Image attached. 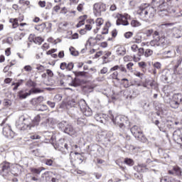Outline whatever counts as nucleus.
Returning a JSON list of instances; mask_svg holds the SVG:
<instances>
[{
  "label": "nucleus",
  "mask_w": 182,
  "mask_h": 182,
  "mask_svg": "<svg viewBox=\"0 0 182 182\" xmlns=\"http://www.w3.org/2000/svg\"><path fill=\"white\" fill-rule=\"evenodd\" d=\"M39 122H41V115H37L33 121L31 118H25V116L22 115L16 123V127L18 130H32V128L39 124Z\"/></svg>",
  "instance_id": "f257e3e1"
},
{
  "label": "nucleus",
  "mask_w": 182,
  "mask_h": 182,
  "mask_svg": "<svg viewBox=\"0 0 182 182\" xmlns=\"http://www.w3.org/2000/svg\"><path fill=\"white\" fill-rule=\"evenodd\" d=\"M156 12H157V9L146 4L140 6L137 10V14L141 18H144L145 21L153 19L154 15H156Z\"/></svg>",
  "instance_id": "f03ea898"
},
{
  "label": "nucleus",
  "mask_w": 182,
  "mask_h": 182,
  "mask_svg": "<svg viewBox=\"0 0 182 182\" xmlns=\"http://www.w3.org/2000/svg\"><path fill=\"white\" fill-rule=\"evenodd\" d=\"M68 106L70 107H80L82 114L87 116V117L92 116V109L87 106L86 101L85 100H75L72 99L68 102Z\"/></svg>",
  "instance_id": "7ed1b4c3"
},
{
  "label": "nucleus",
  "mask_w": 182,
  "mask_h": 182,
  "mask_svg": "<svg viewBox=\"0 0 182 182\" xmlns=\"http://www.w3.org/2000/svg\"><path fill=\"white\" fill-rule=\"evenodd\" d=\"M21 171L18 168H14L13 171H11V164L9 162H3L0 164V176L2 177H8L13 174L16 177H18Z\"/></svg>",
  "instance_id": "20e7f679"
},
{
  "label": "nucleus",
  "mask_w": 182,
  "mask_h": 182,
  "mask_svg": "<svg viewBox=\"0 0 182 182\" xmlns=\"http://www.w3.org/2000/svg\"><path fill=\"white\" fill-rule=\"evenodd\" d=\"M58 127L64 132V133H66L67 134H69L70 136H73V134H75L76 133V130L73 127V126L69 123H68L66 121H62L58 124Z\"/></svg>",
  "instance_id": "39448f33"
},
{
  "label": "nucleus",
  "mask_w": 182,
  "mask_h": 182,
  "mask_svg": "<svg viewBox=\"0 0 182 182\" xmlns=\"http://www.w3.org/2000/svg\"><path fill=\"white\" fill-rule=\"evenodd\" d=\"M131 132L136 139H138V140L146 141V137L143 134V131H141V129H140L139 126L135 125L132 127L131 128Z\"/></svg>",
  "instance_id": "423d86ee"
},
{
  "label": "nucleus",
  "mask_w": 182,
  "mask_h": 182,
  "mask_svg": "<svg viewBox=\"0 0 182 182\" xmlns=\"http://www.w3.org/2000/svg\"><path fill=\"white\" fill-rule=\"evenodd\" d=\"M151 3L154 8L159 12L166 11V8H167V3L165 0H152Z\"/></svg>",
  "instance_id": "0eeeda50"
},
{
  "label": "nucleus",
  "mask_w": 182,
  "mask_h": 182,
  "mask_svg": "<svg viewBox=\"0 0 182 182\" xmlns=\"http://www.w3.org/2000/svg\"><path fill=\"white\" fill-rule=\"evenodd\" d=\"M93 12L95 16H100L102 12H106V4L103 3H97L93 6Z\"/></svg>",
  "instance_id": "6e6552de"
},
{
  "label": "nucleus",
  "mask_w": 182,
  "mask_h": 182,
  "mask_svg": "<svg viewBox=\"0 0 182 182\" xmlns=\"http://www.w3.org/2000/svg\"><path fill=\"white\" fill-rule=\"evenodd\" d=\"M109 120H112V123H114L115 126H119L120 129H123V127H124V118L122 116H117L114 118V116H113V114H110Z\"/></svg>",
  "instance_id": "1a4fd4ad"
},
{
  "label": "nucleus",
  "mask_w": 182,
  "mask_h": 182,
  "mask_svg": "<svg viewBox=\"0 0 182 182\" xmlns=\"http://www.w3.org/2000/svg\"><path fill=\"white\" fill-rule=\"evenodd\" d=\"M164 100L165 103H169L172 109H178V107H180V105H181V103L176 101L174 99L172 98L171 100V98L168 95L165 96L164 97Z\"/></svg>",
  "instance_id": "9d476101"
},
{
  "label": "nucleus",
  "mask_w": 182,
  "mask_h": 182,
  "mask_svg": "<svg viewBox=\"0 0 182 182\" xmlns=\"http://www.w3.org/2000/svg\"><path fill=\"white\" fill-rule=\"evenodd\" d=\"M95 119L99 122V123H103L105 124L107 122L110 120V117L106 114L97 113L95 115Z\"/></svg>",
  "instance_id": "9b49d317"
},
{
  "label": "nucleus",
  "mask_w": 182,
  "mask_h": 182,
  "mask_svg": "<svg viewBox=\"0 0 182 182\" xmlns=\"http://www.w3.org/2000/svg\"><path fill=\"white\" fill-rule=\"evenodd\" d=\"M171 75V72L168 69H164L161 72V80L164 82V83H169L170 82V76Z\"/></svg>",
  "instance_id": "f8f14e48"
},
{
  "label": "nucleus",
  "mask_w": 182,
  "mask_h": 182,
  "mask_svg": "<svg viewBox=\"0 0 182 182\" xmlns=\"http://www.w3.org/2000/svg\"><path fill=\"white\" fill-rule=\"evenodd\" d=\"M3 134L5 137H7V139H13L15 136V132L12 131L9 125L6 124L3 128Z\"/></svg>",
  "instance_id": "ddd939ff"
},
{
  "label": "nucleus",
  "mask_w": 182,
  "mask_h": 182,
  "mask_svg": "<svg viewBox=\"0 0 182 182\" xmlns=\"http://www.w3.org/2000/svg\"><path fill=\"white\" fill-rule=\"evenodd\" d=\"M117 19L116 21V24L117 25V26H120V25H123V26H127L129 25L127 17L122 14H117Z\"/></svg>",
  "instance_id": "4468645a"
},
{
  "label": "nucleus",
  "mask_w": 182,
  "mask_h": 182,
  "mask_svg": "<svg viewBox=\"0 0 182 182\" xmlns=\"http://www.w3.org/2000/svg\"><path fill=\"white\" fill-rule=\"evenodd\" d=\"M173 139L178 144H182V134L180 129H176L173 132Z\"/></svg>",
  "instance_id": "2eb2a0df"
},
{
  "label": "nucleus",
  "mask_w": 182,
  "mask_h": 182,
  "mask_svg": "<svg viewBox=\"0 0 182 182\" xmlns=\"http://www.w3.org/2000/svg\"><path fill=\"white\" fill-rule=\"evenodd\" d=\"M152 66L154 68V69H152L150 72V73H151V75H154V76H156L157 75V70H160V69H161V63L160 62H154L152 63Z\"/></svg>",
  "instance_id": "dca6fc26"
},
{
  "label": "nucleus",
  "mask_w": 182,
  "mask_h": 182,
  "mask_svg": "<svg viewBox=\"0 0 182 182\" xmlns=\"http://www.w3.org/2000/svg\"><path fill=\"white\" fill-rule=\"evenodd\" d=\"M134 169L137 173H146V171H149V168H147V165L144 164H138L136 166H134Z\"/></svg>",
  "instance_id": "f3484780"
},
{
  "label": "nucleus",
  "mask_w": 182,
  "mask_h": 182,
  "mask_svg": "<svg viewBox=\"0 0 182 182\" xmlns=\"http://www.w3.org/2000/svg\"><path fill=\"white\" fill-rule=\"evenodd\" d=\"M29 42H33L36 45H42L43 38L42 37H35V35L31 34L28 37Z\"/></svg>",
  "instance_id": "a211bd4d"
},
{
  "label": "nucleus",
  "mask_w": 182,
  "mask_h": 182,
  "mask_svg": "<svg viewBox=\"0 0 182 182\" xmlns=\"http://www.w3.org/2000/svg\"><path fill=\"white\" fill-rule=\"evenodd\" d=\"M22 21H23V16H21L20 17L16 18H11L9 22L10 23H12V26L14 29H15L19 26V23L18 22H22Z\"/></svg>",
  "instance_id": "6ab92c4d"
},
{
  "label": "nucleus",
  "mask_w": 182,
  "mask_h": 182,
  "mask_svg": "<svg viewBox=\"0 0 182 182\" xmlns=\"http://www.w3.org/2000/svg\"><path fill=\"white\" fill-rule=\"evenodd\" d=\"M163 56L166 59L176 58V50H168L162 53Z\"/></svg>",
  "instance_id": "aec40b11"
},
{
  "label": "nucleus",
  "mask_w": 182,
  "mask_h": 182,
  "mask_svg": "<svg viewBox=\"0 0 182 182\" xmlns=\"http://www.w3.org/2000/svg\"><path fill=\"white\" fill-rule=\"evenodd\" d=\"M159 42V46H162V48H166L170 45V40L167 39L166 37H161V38H158Z\"/></svg>",
  "instance_id": "412c9836"
},
{
  "label": "nucleus",
  "mask_w": 182,
  "mask_h": 182,
  "mask_svg": "<svg viewBox=\"0 0 182 182\" xmlns=\"http://www.w3.org/2000/svg\"><path fill=\"white\" fill-rule=\"evenodd\" d=\"M28 96H31V92L28 91V92H26V90H21L18 92V97L21 99V100L23 99H26Z\"/></svg>",
  "instance_id": "4be33fe9"
},
{
  "label": "nucleus",
  "mask_w": 182,
  "mask_h": 182,
  "mask_svg": "<svg viewBox=\"0 0 182 182\" xmlns=\"http://www.w3.org/2000/svg\"><path fill=\"white\" fill-rule=\"evenodd\" d=\"M172 36L173 38H176L177 39H178V38H181V36H182L181 30H180L177 28H173L172 29Z\"/></svg>",
  "instance_id": "5701e85b"
},
{
  "label": "nucleus",
  "mask_w": 182,
  "mask_h": 182,
  "mask_svg": "<svg viewBox=\"0 0 182 182\" xmlns=\"http://www.w3.org/2000/svg\"><path fill=\"white\" fill-rule=\"evenodd\" d=\"M45 170V168L40 167V168H31L30 171L32 173V174H34V176H39L42 171Z\"/></svg>",
  "instance_id": "b1692460"
},
{
  "label": "nucleus",
  "mask_w": 182,
  "mask_h": 182,
  "mask_svg": "<svg viewBox=\"0 0 182 182\" xmlns=\"http://www.w3.org/2000/svg\"><path fill=\"white\" fill-rule=\"evenodd\" d=\"M173 170L174 171V173L178 177H181L182 176V169L178 166H175L173 167Z\"/></svg>",
  "instance_id": "393cba45"
},
{
  "label": "nucleus",
  "mask_w": 182,
  "mask_h": 182,
  "mask_svg": "<svg viewBox=\"0 0 182 182\" xmlns=\"http://www.w3.org/2000/svg\"><path fill=\"white\" fill-rule=\"evenodd\" d=\"M116 53L118 56H124L126 55V48L119 47L117 49Z\"/></svg>",
  "instance_id": "a878e982"
},
{
  "label": "nucleus",
  "mask_w": 182,
  "mask_h": 182,
  "mask_svg": "<svg viewBox=\"0 0 182 182\" xmlns=\"http://www.w3.org/2000/svg\"><path fill=\"white\" fill-rule=\"evenodd\" d=\"M43 100H44L43 97L40 96V97H38L37 98H33L31 100V103H32V105H34V106H35V105H39V104L42 103Z\"/></svg>",
  "instance_id": "bb28decb"
},
{
  "label": "nucleus",
  "mask_w": 182,
  "mask_h": 182,
  "mask_svg": "<svg viewBox=\"0 0 182 182\" xmlns=\"http://www.w3.org/2000/svg\"><path fill=\"white\" fill-rule=\"evenodd\" d=\"M80 21H79V23L77 24V28H80V26H83V25H85V21H86V19H87V15H84L80 17Z\"/></svg>",
  "instance_id": "cd10ccee"
},
{
  "label": "nucleus",
  "mask_w": 182,
  "mask_h": 182,
  "mask_svg": "<svg viewBox=\"0 0 182 182\" xmlns=\"http://www.w3.org/2000/svg\"><path fill=\"white\" fill-rule=\"evenodd\" d=\"M87 22H88V23H90V24H86V25H85V31H92V25H95V20H93V19H90V20H87Z\"/></svg>",
  "instance_id": "c85d7f7f"
},
{
  "label": "nucleus",
  "mask_w": 182,
  "mask_h": 182,
  "mask_svg": "<svg viewBox=\"0 0 182 182\" xmlns=\"http://www.w3.org/2000/svg\"><path fill=\"white\" fill-rule=\"evenodd\" d=\"M131 26L132 28H139V26H141V23L137 21L136 19H132L130 23Z\"/></svg>",
  "instance_id": "c756f323"
},
{
  "label": "nucleus",
  "mask_w": 182,
  "mask_h": 182,
  "mask_svg": "<svg viewBox=\"0 0 182 182\" xmlns=\"http://www.w3.org/2000/svg\"><path fill=\"white\" fill-rule=\"evenodd\" d=\"M29 92H30V95H31L33 94L36 95L38 93H42V92H43V90H41L40 88H36V87H34L30 89Z\"/></svg>",
  "instance_id": "7c9ffc66"
},
{
  "label": "nucleus",
  "mask_w": 182,
  "mask_h": 182,
  "mask_svg": "<svg viewBox=\"0 0 182 182\" xmlns=\"http://www.w3.org/2000/svg\"><path fill=\"white\" fill-rule=\"evenodd\" d=\"M124 164H127V166H129L132 167V166H134V161L130 158H125L124 161Z\"/></svg>",
  "instance_id": "2f4dec72"
},
{
  "label": "nucleus",
  "mask_w": 182,
  "mask_h": 182,
  "mask_svg": "<svg viewBox=\"0 0 182 182\" xmlns=\"http://www.w3.org/2000/svg\"><path fill=\"white\" fill-rule=\"evenodd\" d=\"M70 85L73 86L74 87H77V86H80V80L77 78H75L74 80H72Z\"/></svg>",
  "instance_id": "473e14b6"
},
{
  "label": "nucleus",
  "mask_w": 182,
  "mask_h": 182,
  "mask_svg": "<svg viewBox=\"0 0 182 182\" xmlns=\"http://www.w3.org/2000/svg\"><path fill=\"white\" fill-rule=\"evenodd\" d=\"M150 46L151 48H159V46H160L159 39L156 38L155 40H152L150 42Z\"/></svg>",
  "instance_id": "72a5a7b5"
},
{
  "label": "nucleus",
  "mask_w": 182,
  "mask_h": 182,
  "mask_svg": "<svg viewBox=\"0 0 182 182\" xmlns=\"http://www.w3.org/2000/svg\"><path fill=\"white\" fill-rule=\"evenodd\" d=\"M175 101L179 102L181 105L182 103V95L181 94H175L173 96V98Z\"/></svg>",
  "instance_id": "f704fd0d"
},
{
  "label": "nucleus",
  "mask_w": 182,
  "mask_h": 182,
  "mask_svg": "<svg viewBox=\"0 0 182 182\" xmlns=\"http://www.w3.org/2000/svg\"><path fill=\"white\" fill-rule=\"evenodd\" d=\"M118 76H119V72L114 71L109 75V79H113L119 81L120 80V79H119Z\"/></svg>",
  "instance_id": "c9c22d12"
},
{
  "label": "nucleus",
  "mask_w": 182,
  "mask_h": 182,
  "mask_svg": "<svg viewBox=\"0 0 182 182\" xmlns=\"http://www.w3.org/2000/svg\"><path fill=\"white\" fill-rule=\"evenodd\" d=\"M36 82L32 81V80H28L27 82L26 83V86H28V87H36Z\"/></svg>",
  "instance_id": "e433bc0d"
},
{
  "label": "nucleus",
  "mask_w": 182,
  "mask_h": 182,
  "mask_svg": "<svg viewBox=\"0 0 182 182\" xmlns=\"http://www.w3.org/2000/svg\"><path fill=\"white\" fill-rule=\"evenodd\" d=\"M122 82L124 87H125L126 89H127V87H130V82H129V80L127 78L122 79Z\"/></svg>",
  "instance_id": "4c0bfd02"
},
{
  "label": "nucleus",
  "mask_w": 182,
  "mask_h": 182,
  "mask_svg": "<svg viewBox=\"0 0 182 182\" xmlns=\"http://www.w3.org/2000/svg\"><path fill=\"white\" fill-rule=\"evenodd\" d=\"M151 55H153V50H151L150 48H147L145 50V51H144V57L145 58H149V57L151 56Z\"/></svg>",
  "instance_id": "58836bf2"
},
{
  "label": "nucleus",
  "mask_w": 182,
  "mask_h": 182,
  "mask_svg": "<svg viewBox=\"0 0 182 182\" xmlns=\"http://www.w3.org/2000/svg\"><path fill=\"white\" fill-rule=\"evenodd\" d=\"M181 62H182V57L178 58L176 60V63L174 65L175 70H176L178 68V66H180V65H181Z\"/></svg>",
  "instance_id": "ea45409f"
},
{
  "label": "nucleus",
  "mask_w": 182,
  "mask_h": 182,
  "mask_svg": "<svg viewBox=\"0 0 182 182\" xmlns=\"http://www.w3.org/2000/svg\"><path fill=\"white\" fill-rule=\"evenodd\" d=\"M154 30L153 29H147L144 31V35H146L148 38H150L153 35Z\"/></svg>",
  "instance_id": "a19ab883"
},
{
  "label": "nucleus",
  "mask_w": 182,
  "mask_h": 182,
  "mask_svg": "<svg viewBox=\"0 0 182 182\" xmlns=\"http://www.w3.org/2000/svg\"><path fill=\"white\" fill-rule=\"evenodd\" d=\"M69 50H70V55H72V56H79V52L75 51V48L70 47Z\"/></svg>",
  "instance_id": "79ce46f5"
},
{
  "label": "nucleus",
  "mask_w": 182,
  "mask_h": 182,
  "mask_svg": "<svg viewBox=\"0 0 182 182\" xmlns=\"http://www.w3.org/2000/svg\"><path fill=\"white\" fill-rule=\"evenodd\" d=\"M104 21L102 19V18H98L95 21V23L97 26H102L103 25Z\"/></svg>",
  "instance_id": "37998d69"
},
{
  "label": "nucleus",
  "mask_w": 182,
  "mask_h": 182,
  "mask_svg": "<svg viewBox=\"0 0 182 182\" xmlns=\"http://www.w3.org/2000/svg\"><path fill=\"white\" fill-rule=\"evenodd\" d=\"M73 154H75V157L77 159H78V160H80V161H83V159H82V155H80V154H79L78 152H75L74 154H70V157H72V156H73Z\"/></svg>",
  "instance_id": "c03bdc74"
},
{
  "label": "nucleus",
  "mask_w": 182,
  "mask_h": 182,
  "mask_svg": "<svg viewBox=\"0 0 182 182\" xmlns=\"http://www.w3.org/2000/svg\"><path fill=\"white\" fill-rule=\"evenodd\" d=\"M154 80H146V83L148 85V86H150L151 87H153L154 86Z\"/></svg>",
  "instance_id": "a18cd8bd"
},
{
  "label": "nucleus",
  "mask_w": 182,
  "mask_h": 182,
  "mask_svg": "<svg viewBox=\"0 0 182 182\" xmlns=\"http://www.w3.org/2000/svg\"><path fill=\"white\" fill-rule=\"evenodd\" d=\"M133 66H134L133 63H129L127 64V69H128L129 72H133Z\"/></svg>",
  "instance_id": "49530a36"
},
{
  "label": "nucleus",
  "mask_w": 182,
  "mask_h": 182,
  "mask_svg": "<svg viewBox=\"0 0 182 182\" xmlns=\"http://www.w3.org/2000/svg\"><path fill=\"white\" fill-rule=\"evenodd\" d=\"M48 110V106L46 105H41L40 108L38 109L39 112H46Z\"/></svg>",
  "instance_id": "de8ad7c7"
},
{
  "label": "nucleus",
  "mask_w": 182,
  "mask_h": 182,
  "mask_svg": "<svg viewBox=\"0 0 182 182\" xmlns=\"http://www.w3.org/2000/svg\"><path fill=\"white\" fill-rule=\"evenodd\" d=\"M83 6H85V3H81L77 6V10L78 12H82L83 11Z\"/></svg>",
  "instance_id": "09e8293b"
},
{
  "label": "nucleus",
  "mask_w": 182,
  "mask_h": 182,
  "mask_svg": "<svg viewBox=\"0 0 182 182\" xmlns=\"http://www.w3.org/2000/svg\"><path fill=\"white\" fill-rule=\"evenodd\" d=\"M138 54L137 55L140 58V56L144 55V48H141L138 49Z\"/></svg>",
  "instance_id": "8fccbe9b"
},
{
  "label": "nucleus",
  "mask_w": 182,
  "mask_h": 182,
  "mask_svg": "<svg viewBox=\"0 0 182 182\" xmlns=\"http://www.w3.org/2000/svg\"><path fill=\"white\" fill-rule=\"evenodd\" d=\"M153 37L155 38V39H158L159 38H160V33H159V31H155L153 32Z\"/></svg>",
  "instance_id": "3c124183"
},
{
  "label": "nucleus",
  "mask_w": 182,
  "mask_h": 182,
  "mask_svg": "<svg viewBox=\"0 0 182 182\" xmlns=\"http://www.w3.org/2000/svg\"><path fill=\"white\" fill-rule=\"evenodd\" d=\"M134 75L136 76V77H139V79H143V77H144V74L140 72L134 73Z\"/></svg>",
  "instance_id": "603ef678"
},
{
  "label": "nucleus",
  "mask_w": 182,
  "mask_h": 182,
  "mask_svg": "<svg viewBox=\"0 0 182 182\" xmlns=\"http://www.w3.org/2000/svg\"><path fill=\"white\" fill-rule=\"evenodd\" d=\"M60 68L61 69V70H65V69H68V63H61L60 65Z\"/></svg>",
  "instance_id": "864d4df0"
},
{
  "label": "nucleus",
  "mask_w": 182,
  "mask_h": 182,
  "mask_svg": "<svg viewBox=\"0 0 182 182\" xmlns=\"http://www.w3.org/2000/svg\"><path fill=\"white\" fill-rule=\"evenodd\" d=\"M77 124H80V126H83L85 124V119L83 118H78L77 119Z\"/></svg>",
  "instance_id": "5fc2aeb1"
},
{
  "label": "nucleus",
  "mask_w": 182,
  "mask_h": 182,
  "mask_svg": "<svg viewBox=\"0 0 182 182\" xmlns=\"http://www.w3.org/2000/svg\"><path fill=\"white\" fill-rule=\"evenodd\" d=\"M118 69H119V70L121 72H123L124 73H127V70L126 69V67L123 65H119Z\"/></svg>",
  "instance_id": "6e6d98bb"
},
{
  "label": "nucleus",
  "mask_w": 182,
  "mask_h": 182,
  "mask_svg": "<svg viewBox=\"0 0 182 182\" xmlns=\"http://www.w3.org/2000/svg\"><path fill=\"white\" fill-rule=\"evenodd\" d=\"M74 67L75 65L73 64V63H69L68 64H67V70H72Z\"/></svg>",
  "instance_id": "4d7b16f0"
},
{
  "label": "nucleus",
  "mask_w": 182,
  "mask_h": 182,
  "mask_svg": "<svg viewBox=\"0 0 182 182\" xmlns=\"http://www.w3.org/2000/svg\"><path fill=\"white\" fill-rule=\"evenodd\" d=\"M133 36V33L132 32H127L124 33V37L126 38V39H129V38Z\"/></svg>",
  "instance_id": "13d9d810"
},
{
  "label": "nucleus",
  "mask_w": 182,
  "mask_h": 182,
  "mask_svg": "<svg viewBox=\"0 0 182 182\" xmlns=\"http://www.w3.org/2000/svg\"><path fill=\"white\" fill-rule=\"evenodd\" d=\"M134 42L136 43H141V36H136L134 38Z\"/></svg>",
  "instance_id": "bf43d9fd"
},
{
  "label": "nucleus",
  "mask_w": 182,
  "mask_h": 182,
  "mask_svg": "<svg viewBox=\"0 0 182 182\" xmlns=\"http://www.w3.org/2000/svg\"><path fill=\"white\" fill-rule=\"evenodd\" d=\"M45 164L46 166H52L53 164V161L52 159H46Z\"/></svg>",
  "instance_id": "052dcab7"
},
{
  "label": "nucleus",
  "mask_w": 182,
  "mask_h": 182,
  "mask_svg": "<svg viewBox=\"0 0 182 182\" xmlns=\"http://www.w3.org/2000/svg\"><path fill=\"white\" fill-rule=\"evenodd\" d=\"M30 138L31 139V140H39V139H41V136L38 134H34L31 135Z\"/></svg>",
  "instance_id": "680f3d73"
},
{
  "label": "nucleus",
  "mask_w": 182,
  "mask_h": 182,
  "mask_svg": "<svg viewBox=\"0 0 182 182\" xmlns=\"http://www.w3.org/2000/svg\"><path fill=\"white\" fill-rule=\"evenodd\" d=\"M138 65H139V68H141L142 69H144L146 68V66H147V64H146V63L143 62V61L139 62L138 63Z\"/></svg>",
  "instance_id": "e2e57ef3"
},
{
  "label": "nucleus",
  "mask_w": 182,
  "mask_h": 182,
  "mask_svg": "<svg viewBox=\"0 0 182 182\" xmlns=\"http://www.w3.org/2000/svg\"><path fill=\"white\" fill-rule=\"evenodd\" d=\"M131 49L133 52H137L139 50V47L137 46V45L134 44L132 46Z\"/></svg>",
  "instance_id": "0e129e2a"
},
{
  "label": "nucleus",
  "mask_w": 182,
  "mask_h": 182,
  "mask_svg": "<svg viewBox=\"0 0 182 182\" xmlns=\"http://www.w3.org/2000/svg\"><path fill=\"white\" fill-rule=\"evenodd\" d=\"M23 69L26 72H32V67L31 65H26Z\"/></svg>",
  "instance_id": "69168bd1"
},
{
  "label": "nucleus",
  "mask_w": 182,
  "mask_h": 182,
  "mask_svg": "<svg viewBox=\"0 0 182 182\" xmlns=\"http://www.w3.org/2000/svg\"><path fill=\"white\" fill-rule=\"evenodd\" d=\"M47 105H48V106H50V107H51V109H54V107L55 106V103L53 102H51V101H48Z\"/></svg>",
  "instance_id": "338daca9"
},
{
  "label": "nucleus",
  "mask_w": 182,
  "mask_h": 182,
  "mask_svg": "<svg viewBox=\"0 0 182 182\" xmlns=\"http://www.w3.org/2000/svg\"><path fill=\"white\" fill-rule=\"evenodd\" d=\"M95 39V41H103V36L102 34H97Z\"/></svg>",
  "instance_id": "774afa93"
}]
</instances>
